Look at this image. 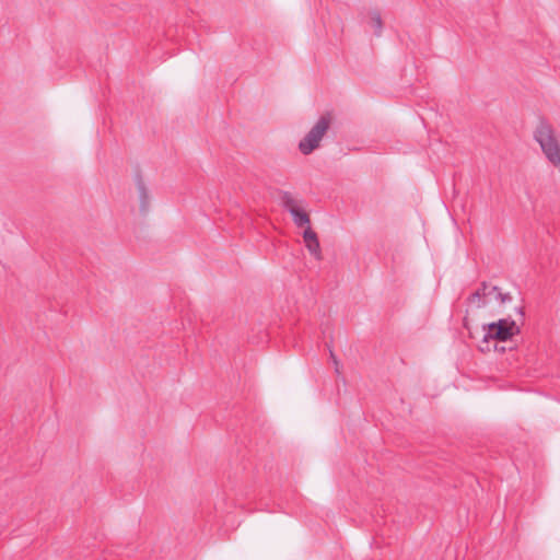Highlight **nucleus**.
I'll list each match as a JSON object with an SVG mask.
<instances>
[{
    "instance_id": "1",
    "label": "nucleus",
    "mask_w": 560,
    "mask_h": 560,
    "mask_svg": "<svg viewBox=\"0 0 560 560\" xmlns=\"http://www.w3.org/2000/svg\"><path fill=\"white\" fill-rule=\"evenodd\" d=\"M482 329V343H486V347H480L481 351L490 350L489 342L491 340L508 341L521 332L520 325L516 320H513L510 317L502 318L490 324H485Z\"/></svg>"
},
{
    "instance_id": "2",
    "label": "nucleus",
    "mask_w": 560,
    "mask_h": 560,
    "mask_svg": "<svg viewBox=\"0 0 560 560\" xmlns=\"http://www.w3.org/2000/svg\"><path fill=\"white\" fill-rule=\"evenodd\" d=\"M534 138L548 161L556 166L560 165V145L552 126L546 120H540L534 132Z\"/></svg>"
},
{
    "instance_id": "3",
    "label": "nucleus",
    "mask_w": 560,
    "mask_h": 560,
    "mask_svg": "<svg viewBox=\"0 0 560 560\" xmlns=\"http://www.w3.org/2000/svg\"><path fill=\"white\" fill-rule=\"evenodd\" d=\"M334 116L330 112L323 114L305 137L299 142V150L304 155L319 148L320 141L329 130Z\"/></svg>"
},
{
    "instance_id": "4",
    "label": "nucleus",
    "mask_w": 560,
    "mask_h": 560,
    "mask_svg": "<svg viewBox=\"0 0 560 560\" xmlns=\"http://www.w3.org/2000/svg\"><path fill=\"white\" fill-rule=\"evenodd\" d=\"M306 248L317 260L322 259V250L317 234L308 226L303 233Z\"/></svg>"
},
{
    "instance_id": "5",
    "label": "nucleus",
    "mask_w": 560,
    "mask_h": 560,
    "mask_svg": "<svg viewBox=\"0 0 560 560\" xmlns=\"http://www.w3.org/2000/svg\"><path fill=\"white\" fill-rule=\"evenodd\" d=\"M491 287L492 285H489L487 282H482L481 287L470 294L468 299L469 302L476 303L477 307L485 306V298L493 293V291H491Z\"/></svg>"
},
{
    "instance_id": "6",
    "label": "nucleus",
    "mask_w": 560,
    "mask_h": 560,
    "mask_svg": "<svg viewBox=\"0 0 560 560\" xmlns=\"http://www.w3.org/2000/svg\"><path fill=\"white\" fill-rule=\"evenodd\" d=\"M136 185L140 199V211L145 213L149 209V194L145 184L140 175L137 176Z\"/></svg>"
},
{
    "instance_id": "7",
    "label": "nucleus",
    "mask_w": 560,
    "mask_h": 560,
    "mask_svg": "<svg viewBox=\"0 0 560 560\" xmlns=\"http://www.w3.org/2000/svg\"><path fill=\"white\" fill-rule=\"evenodd\" d=\"M293 218V222L296 226H304L306 224H310V215L304 210L298 208L292 209L290 213Z\"/></svg>"
},
{
    "instance_id": "8",
    "label": "nucleus",
    "mask_w": 560,
    "mask_h": 560,
    "mask_svg": "<svg viewBox=\"0 0 560 560\" xmlns=\"http://www.w3.org/2000/svg\"><path fill=\"white\" fill-rule=\"evenodd\" d=\"M281 205L284 209H287L290 213L292 209H298V201L293 198V196L289 191L281 192Z\"/></svg>"
},
{
    "instance_id": "9",
    "label": "nucleus",
    "mask_w": 560,
    "mask_h": 560,
    "mask_svg": "<svg viewBox=\"0 0 560 560\" xmlns=\"http://www.w3.org/2000/svg\"><path fill=\"white\" fill-rule=\"evenodd\" d=\"M371 26L374 28L376 36H380L383 30V21L378 11L370 13Z\"/></svg>"
},
{
    "instance_id": "10",
    "label": "nucleus",
    "mask_w": 560,
    "mask_h": 560,
    "mask_svg": "<svg viewBox=\"0 0 560 560\" xmlns=\"http://www.w3.org/2000/svg\"><path fill=\"white\" fill-rule=\"evenodd\" d=\"M491 291H493V293H495V298L502 303H506V302H511L512 301V295L510 293H502L499 289V287L497 285H492L491 287Z\"/></svg>"
},
{
    "instance_id": "11",
    "label": "nucleus",
    "mask_w": 560,
    "mask_h": 560,
    "mask_svg": "<svg viewBox=\"0 0 560 560\" xmlns=\"http://www.w3.org/2000/svg\"><path fill=\"white\" fill-rule=\"evenodd\" d=\"M330 358L334 361L336 372L339 373V361L337 360L336 355L334 354V352L331 350H330Z\"/></svg>"
},
{
    "instance_id": "12",
    "label": "nucleus",
    "mask_w": 560,
    "mask_h": 560,
    "mask_svg": "<svg viewBox=\"0 0 560 560\" xmlns=\"http://www.w3.org/2000/svg\"><path fill=\"white\" fill-rule=\"evenodd\" d=\"M516 312H517V314L521 316V318L523 320L524 316H525L524 307L523 306L517 307Z\"/></svg>"
}]
</instances>
